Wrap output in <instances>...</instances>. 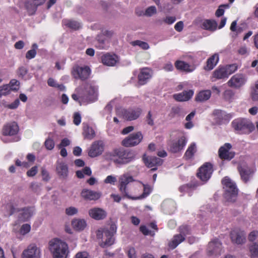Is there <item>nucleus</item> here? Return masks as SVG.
Wrapping results in <instances>:
<instances>
[{
  "label": "nucleus",
  "instance_id": "obj_1",
  "mask_svg": "<svg viewBox=\"0 0 258 258\" xmlns=\"http://www.w3.org/2000/svg\"><path fill=\"white\" fill-rule=\"evenodd\" d=\"M86 95L83 93V88L79 87L75 90V93L72 95V98L78 102L80 105L93 102L97 100L98 96V88L97 86L89 83L84 85Z\"/></svg>",
  "mask_w": 258,
  "mask_h": 258
},
{
  "label": "nucleus",
  "instance_id": "obj_2",
  "mask_svg": "<svg viewBox=\"0 0 258 258\" xmlns=\"http://www.w3.org/2000/svg\"><path fill=\"white\" fill-rule=\"evenodd\" d=\"M105 157L106 159L113 161L116 165H124L133 161L135 159V155L131 152L116 149L106 153Z\"/></svg>",
  "mask_w": 258,
  "mask_h": 258
},
{
  "label": "nucleus",
  "instance_id": "obj_3",
  "mask_svg": "<svg viewBox=\"0 0 258 258\" xmlns=\"http://www.w3.org/2000/svg\"><path fill=\"white\" fill-rule=\"evenodd\" d=\"M49 250L53 258H67L69 253L66 242L57 238L52 239L49 243Z\"/></svg>",
  "mask_w": 258,
  "mask_h": 258
},
{
  "label": "nucleus",
  "instance_id": "obj_4",
  "mask_svg": "<svg viewBox=\"0 0 258 258\" xmlns=\"http://www.w3.org/2000/svg\"><path fill=\"white\" fill-rule=\"evenodd\" d=\"M237 70V67L235 64L219 67L213 72L211 79L214 82L217 80L226 79Z\"/></svg>",
  "mask_w": 258,
  "mask_h": 258
},
{
  "label": "nucleus",
  "instance_id": "obj_5",
  "mask_svg": "<svg viewBox=\"0 0 258 258\" xmlns=\"http://www.w3.org/2000/svg\"><path fill=\"white\" fill-rule=\"evenodd\" d=\"M116 227L114 225H111L109 229L98 230L97 232V237L99 239H102L101 246H108L114 242L113 234L116 232Z\"/></svg>",
  "mask_w": 258,
  "mask_h": 258
},
{
  "label": "nucleus",
  "instance_id": "obj_6",
  "mask_svg": "<svg viewBox=\"0 0 258 258\" xmlns=\"http://www.w3.org/2000/svg\"><path fill=\"white\" fill-rule=\"evenodd\" d=\"M231 124L233 129L239 134H248L254 128L253 124L245 118L235 119L232 121Z\"/></svg>",
  "mask_w": 258,
  "mask_h": 258
},
{
  "label": "nucleus",
  "instance_id": "obj_7",
  "mask_svg": "<svg viewBox=\"0 0 258 258\" xmlns=\"http://www.w3.org/2000/svg\"><path fill=\"white\" fill-rule=\"evenodd\" d=\"M222 183L225 190V198L229 202H234L238 192L235 183L227 176L223 178Z\"/></svg>",
  "mask_w": 258,
  "mask_h": 258
},
{
  "label": "nucleus",
  "instance_id": "obj_8",
  "mask_svg": "<svg viewBox=\"0 0 258 258\" xmlns=\"http://www.w3.org/2000/svg\"><path fill=\"white\" fill-rule=\"evenodd\" d=\"M136 180L128 172L123 173L118 177V189L123 196L128 199H131L132 196L129 195L127 189V185Z\"/></svg>",
  "mask_w": 258,
  "mask_h": 258
},
{
  "label": "nucleus",
  "instance_id": "obj_9",
  "mask_svg": "<svg viewBox=\"0 0 258 258\" xmlns=\"http://www.w3.org/2000/svg\"><path fill=\"white\" fill-rule=\"evenodd\" d=\"M143 136L141 132L130 134L122 141V145L126 147H131L139 145L142 141Z\"/></svg>",
  "mask_w": 258,
  "mask_h": 258
},
{
  "label": "nucleus",
  "instance_id": "obj_10",
  "mask_svg": "<svg viewBox=\"0 0 258 258\" xmlns=\"http://www.w3.org/2000/svg\"><path fill=\"white\" fill-rule=\"evenodd\" d=\"M187 143V139L185 137L181 136L178 140H170L168 142V147L170 152L176 153L181 151Z\"/></svg>",
  "mask_w": 258,
  "mask_h": 258
},
{
  "label": "nucleus",
  "instance_id": "obj_11",
  "mask_svg": "<svg viewBox=\"0 0 258 258\" xmlns=\"http://www.w3.org/2000/svg\"><path fill=\"white\" fill-rule=\"evenodd\" d=\"M91 73V70L88 67H81L75 66L72 70V75L75 79L85 80L88 78Z\"/></svg>",
  "mask_w": 258,
  "mask_h": 258
},
{
  "label": "nucleus",
  "instance_id": "obj_12",
  "mask_svg": "<svg viewBox=\"0 0 258 258\" xmlns=\"http://www.w3.org/2000/svg\"><path fill=\"white\" fill-rule=\"evenodd\" d=\"M41 250L35 243L29 244L22 253L23 258H40Z\"/></svg>",
  "mask_w": 258,
  "mask_h": 258
},
{
  "label": "nucleus",
  "instance_id": "obj_13",
  "mask_svg": "<svg viewBox=\"0 0 258 258\" xmlns=\"http://www.w3.org/2000/svg\"><path fill=\"white\" fill-rule=\"evenodd\" d=\"M246 79L244 75L236 74L233 75L227 82L229 87L238 89L243 86L246 83Z\"/></svg>",
  "mask_w": 258,
  "mask_h": 258
},
{
  "label": "nucleus",
  "instance_id": "obj_14",
  "mask_svg": "<svg viewBox=\"0 0 258 258\" xmlns=\"http://www.w3.org/2000/svg\"><path fill=\"white\" fill-rule=\"evenodd\" d=\"M213 171L212 164L206 163L200 168L197 175L201 180L207 181L211 177Z\"/></svg>",
  "mask_w": 258,
  "mask_h": 258
},
{
  "label": "nucleus",
  "instance_id": "obj_15",
  "mask_svg": "<svg viewBox=\"0 0 258 258\" xmlns=\"http://www.w3.org/2000/svg\"><path fill=\"white\" fill-rule=\"evenodd\" d=\"M104 146L103 143L101 141L93 142L89 150V156L94 158L100 155L104 151Z\"/></svg>",
  "mask_w": 258,
  "mask_h": 258
},
{
  "label": "nucleus",
  "instance_id": "obj_16",
  "mask_svg": "<svg viewBox=\"0 0 258 258\" xmlns=\"http://www.w3.org/2000/svg\"><path fill=\"white\" fill-rule=\"evenodd\" d=\"M19 89V82L16 80H12L9 85H5L0 87V97L7 95L11 91H17Z\"/></svg>",
  "mask_w": 258,
  "mask_h": 258
},
{
  "label": "nucleus",
  "instance_id": "obj_17",
  "mask_svg": "<svg viewBox=\"0 0 258 258\" xmlns=\"http://www.w3.org/2000/svg\"><path fill=\"white\" fill-rule=\"evenodd\" d=\"M19 126L15 121L6 124L2 130L3 135L6 136H13L17 134L19 132Z\"/></svg>",
  "mask_w": 258,
  "mask_h": 258
},
{
  "label": "nucleus",
  "instance_id": "obj_18",
  "mask_svg": "<svg viewBox=\"0 0 258 258\" xmlns=\"http://www.w3.org/2000/svg\"><path fill=\"white\" fill-rule=\"evenodd\" d=\"M232 146L229 143H225L223 146L221 147L219 150V156L220 158L231 160L234 156V153L230 151Z\"/></svg>",
  "mask_w": 258,
  "mask_h": 258
},
{
  "label": "nucleus",
  "instance_id": "obj_19",
  "mask_svg": "<svg viewBox=\"0 0 258 258\" xmlns=\"http://www.w3.org/2000/svg\"><path fill=\"white\" fill-rule=\"evenodd\" d=\"M232 241L237 244H242L246 241V234L243 231L234 230L231 232Z\"/></svg>",
  "mask_w": 258,
  "mask_h": 258
},
{
  "label": "nucleus",
  "instance_id": "obj_20",
  "mask_svg": "<svg viewBox=\"0 0 258 258\" xmlns=\"http://www.w3.org/2000/svg\"><path fill=\"white\" fill-rule=\"evenodd\" d=\"M207 250L210 255H217L222 251V243L218 239H214L209 243Z\"/></svg>",
  "mask_w": 258,
  "mask_h": 258
},
{
  "label": "nucleus",
  "instance_id": "obj_21",
  "mask_svg": "<svg viewBox=\"0 0 258 258\" xmlns=\"http://www.w3.org/2000/svg\"><path fill=\"white\" fill-rule=\"evenodd\" d=\"M152 71L151 69L145 68L141 70L138 75V83L141 85H145L151 78Z\"/></svg>",
  "mask_w": 258,
  "mask_h": 258
},
{
  "label": "nucleus",
  "instance_id": "obj_22",
  "mask_svg": "<svg viewBox=\"0 0 258 258\" xmlns=\"http://www.w3.org/2000/svg\"><path fill=\"white\" fill-rule=\"evenodd\" d=\"M56 172L60 178H67L69 172L67 164L62 161H57L56 163Z\"/></svg>",
  "mask_w": 258,
  "mask_h": 258
},
{
  "label": "nucleus",
  "instance_id": "obj_23",
  "mask_svg": "<svg viewBox=\"0 0 258 258\" xmlns=\"http://www.w3.org/2000/svg\"><path fill=\"white\" fill-rule=\"evenodd\" d=\"M89 215L93 219L96 220L104 219L107 216L106 212L100 208H94L89 210Z\"/></svg>",
  "mask_w": 258,
  "mask_h": 258
},
{
  "label": "nucleus",
  "instance_id": "obj_24",
  "mask_svg": "<svg viewBox=\"0 0 258 258\" xmlns=\"http://www.w3.org/2000/svg\"><path fill=\"white\" fill-rule=\"evenodd\" d=\"M81 196L85 200L90 201H96L99 199L102 194L99 191H95L87 189H84L81 192Z\"/></svg>",
  "mask_w": 258,
  "mask_h": 258
},
{
  "label": "nucleus",
  "instance_id": "obj_25",
  "mask_svg": "<svg viewBox=\"0 0 258 258\" xmlns=\"http://www.w3.org/2000/svg\"><path fill=\"white\" fill-rule=\"evenodd\" d=\"M24 201L22 199L15 200L12 203L8 204L6 206V208L9 209L8 214L12 215L16 212H20L21 210V206L23 205Z\"/></svg>",
  "mask_w": 258,
  "mask_h": 258
},
{
  "label": "nucleus",
  "instance_id": "obj_26",
  "mask_svg": "<svg viewBox=\"0 0 258 258\" xmlns=\"http://www.w3.org/2000/svg\"><path fill=\"white\" fill-rule=\"evenodd\" d=\"M141 111V109L138 108H130L124 111L123 116L128 120H135L140 116Z\"/></svg>",
  "mask_w": 258,
  "mask_h": 258
},
{
  "label": "nucleus",
  "instance_id": "obj_27",
  "mask_svg": "<svg viewBox=\"0 0 258 258\" xmlns=\"http://www.w3.org/2000/svg\"><path fill=\"white\" fill-rule=\"evenodd\" d=\"M143 160L147 166L150 168L156 166L161 165L163 161L161 159L156 157H146L144 155Z\"/></svg>",
  "mask_w": 258,
  "mask_h": 258
},
{
  "label": "nucleus",
  "instance_id": "obj_28",
  "mask_svg": "<svg viewBox=\"0 0 258 258\" xmlns=\"http://www.w3.org/2000/svg\"><path fill=\"white\" fill-rule=\"evenodd\" d=\"M194 92L192 90L185 91L181 93L173 95V98L177 101H186L189 100L193 96Z\"/></svg>",
  "mask_w": 258,
  "mask_h": 258
},
{
  "label": "nucleus",
  "instance_id": "obj_29",
  "mask_svg": "<svg viewBox=\"0 0 258 258\" xmlns=\"http://www.w3.org/2000/svg\"><path fill=\"white\" fill-rule=\"evenodd\" d=\"M214 119L218 124H221L229 118V115L225 111L221 110L216 109L213 112Z\"/></svg>",
  "mask_w": 258,
  "mask_h": 258
},
{
  "label": "nucleus",
  "instance_id": "obj_30",
  "mask_svg": "<svg viewBox=\"0 0 258 258\" xmlns=\"http://www.w3.org/2000/svg\"><path fill=\"white\" fill-rule=\"evenodd\" d=\"M102 63L108 66H114L119 60L115 54H106L102 56Z\"/></svg>",
  "mask_w": 258,
  "mask_h": 258
},
{
  "label": "nucleus",
  "instance_id": "obj_31",
  "mask_svg": "<svg viewBox=\"0 0 258 258\" xmlns=\"http://www.w3.org/2000/svg\"><path fill=\"white\" fill-rule=\"evenodd\" d=\"M34 209L31 207L22 208L20 211L19 219L21 221L29 220L34 214Z\"/></svg>",
  "mask_w": 258,
  "mask_h": 258
},
{
  "label": "nucleus",
  "instance_id": "obj_32",
  "mask_svg": "<svg viewBox=\"0 0 258 258\" xmlns=\"http://www.w3.org/2000/svg\"><path fill=\"white\" fill-rule=\"evenodd\" d=\"M46 0H32L27 2L25 6L31 14H33L36 11L37 7L45 2Z\"/></svg>",
  "mask_w": 258,
  "mask_h": 258
},
{
  "label": "nucleus",
  "instance_id": "obj_33",
  "mask_svg": "<svg viewBox=\"0 0 258 258\" xmlns=\"http://www.w3.org/2000/svg\"><path fill=\"white\" fill-rule=\"evenodd\" d=\"M175 66L177 70L188 73L193 72L196 69L194 66H190L188 63L181 60L176 61Z\"/></svg>",
  "mask_w": 258,
  "mask_h": 258
},
{
  "label": "nucleus",
  "instance_id": "obj_34",
  "mask_svg": "<svg viewBox=\"0 0 258 258\" xmlns=\"http://www.w3.org/2000/svg\"><path fill=\"white\" fill-rule=\"evenodd\" d=\"M162 208L165 213L171 214L175 210V203L172 200H166L163 202Z\"/></svg>",
  "mask_w": 258,
  "mask_h": 258
},
{
  "label": "nucleus",
  "instance_id": "obj_35",
  "mask_svg": "<svg viewBox=\"0 0 258 258\" xmlns=\"http://www.w3.org/2000/svg\"><path fill=\"white\" fill-rule=\"evenodd\" d=\"M218 61L219 55L217 53H215L208 59L206 66L204 68L205 70L207 71L212 70L217 64Z\"/></svg>",
  "mask_w": 258,
  "mask_h": 258
},
{
  "label": "nucleus",
  "instance_id": "obj_36",
  "mask_svg": "<svg viewBox=\"0 0 258 258\" xmlns=\"http://www.w3.org/2000/svg\"><path fill=\"white\" fill-rule=\"evenodd\" d=\"M72 225L75 230L82 231L87 226V223L84 219H74L72 221Z\"/></svg>",
  "mask_w": 258,
  "mask_h": 258
},
{
  "label": "nucleus",
  "instance_id": "obj_37",
  "mask_svg": "<svg viewBox=\"0 0 258 258\" xmlns=\"http://www.w3.org/2000/svg\"><path fill=\"white\" fill-rule=\"evenodd\" d=\"M217 27V22L213 20H205L202 24V28L204 29L213 32Z\"/></svg>",
  "mask_w": 258,
  "mask_h": 258
},
{
  "label": "nucleus",
  "instance_id": "obj_38",
  "mask_svg": "<svg viewBox=\"0 0 258 258\" xmlns=\"http://www.w3.org/2000/svg\"><path fill=\"white\" fill-rule=\"evenodd\" d=\"M211 96V92L209 90H203L199 92L196 97L197 102H205L209 100Z\"/></svg>",
  "mask_w": 258,
  "mask_h": 258
},
{
  "label": "nucleus",
  "instance_id": "obj_39",
  "mask_svg": "<svg viewBox=\"0 0 258 258\" xmlns=\"http://www.w3.org/2000/svg\"><path fill=\"white\" fill-rule=\"evenodd\" d=\"M184 239L185 237L181 234L175 235L169 242L168 245L171 249H174Z\"/></svg>",
  "mask_w": 258,
  "mask_h": 258
},
{
  "label": "nucleus",
  "instance_id": "obj_40",
  "mask_svg": "<svg viewBox=\"0 0 258 258\" xmlns=\"http://www.w3.org/2000/svg\"><path fill=\"white\" fill-rule=\"evenodd\" d=\"M83 134L85 138L89 140L93 139L95 136V132L93 130V128L92 127H89L88 124H83Z\"/></svg>",
  "mask_w": 258,
  "mask_h": 258
},
{
  "label": "nucleus",
  "instance_id": "obj_41",
  "mask_svg": "<svg viewBox=\"0 0 258 258\" xmlns=\"http://www.w3.org/2000/svg\"><path fill=\"white\" fill-rule=\"evenodd\" d=\"M141 183L142 184V185L144 187V191H143V194L138 197L132 196L131 200H141V199H144V198H146L147 196H148L149 195V194L151 193V192L152 191V188L150 186H149V185H147V184H145L142 182H141Z\"/></svg>",
  "mask_w": 258,
  "mask_h": 258
},
{
  "label": "nucleus",
  "instance_id": "obj_42",
  "mask_svg": "<svg viewBox=\"0 0 258 258\" xmlns=\"http://www.w3.org/2000/svg\"><path fill=\"white\" fill-rule=\"evenodd\" d=\"M197 151L196 145L195 143H191L186 150L184 157L186 159H191Z\"/></svg>",
  "mask_w": 258,
  "mask_h": 258
},
{
  "label": "nucleus",
  "instance_id": "obj_43",
  "mask_svg": "<svg viewBox=\"0 0 258 258\" xmlns=\"http://www.w3.org/2000/svg\"><path fill=\"white\" fill-rule=\"evenodd\" d=\"M239 171L242 180L246 182L250 177L251 172L248 168L240 167L239 168Z\"/></svg>",
  "mask_w": 258,
  "mask_h": 258
},
{
  "label": "nucleus",
  "instance_id": "obj_44",
  "mask_svg": "<svg viewBox=\"0 0 258 258\" xmlns=\"http://www.w3.org/2000/svg\"><path fill=\"white\" fill-rule=\"evenodd\" d=\"M250 97L254 101H258V80L255 82L251 88Z\"/></svg>",
  "mask_w": 258,
  "mask_h": 258
},
{
  "label": "nucleus",
  "instance_id": "obj_45",
  "mask_svg": "<svg viewBox=\"0 0 258 258\" xmlns=\"http://www.w3.org/2000/svg\"><path fill=\"white\" fill-rule=\"evenodd\" d=\"M64 24L74 30H77L81 27V24L80 22L73 20L67 21Z\"/></svg>",
  "mask_w": 258,
  "mask_h": 258
},
{
  "label": "nucleus",
  "instance_id": "obj_46",
  "mask_svg": "<svg viewBox=\"0 0 258 258\" xmlns=\"http://www.w3.org/2000/svg\"><path fill=\"white\" fill-rule=\"evenodd\" d=\"M131 44L133 46H138L144 50H147L149 48V44L146 42L141 40H136L131 42Z\"/></svg>",
  "mask_w": 258,
  "mask_h": 258
},
{
  "label": "nucleus",
  "instance_id": "obj_47",
  "mask_svg": "<svg viewBox=\"0 0 258 258\" xmlns=\"http://www.w3.org/2000/svg\"><path fill=\"white\" fill-rule=\"evenodd\" d=\"M156 13V8L155 6H150L146 9L145 11L143 13V15L147 17H151Z\"/></svg>",
  "mask_w": 258,
  "mask_h": 258
},
{
  "label": "nucleus",
  "instance_id": "obj_48",
  "mask_svg": "<svg viewBox=\"0 0 258 258\" xmlns=\"http://www.w3.org/2000/svg\"><path fill=\"white\" fill-rule=\"evenodd\" d=\"M31 230V226L29 224H24L22 225L20 229V233L21 235H24L28 233Z\"/></svg>",
  "mask_w": 258,
  "mask_h": 258
},
{
  "label": "nucleus",
  "instance_id": "obj_49",
  "mask_svg": "<svg viewBox=\"0 0 258 258\" xmlns=\"http://www.w3.org/2000/svg\"><path fill=\"white\" fill-rule=\"evenodd\" d=\"M258 237V231L256 230H254L251 231L248 235V240L252 242H256L255 241Z\"/></svg>",
  "mask_w": 258,
  "mask_h": 258
},
{
  "label": "nucleus",
  "instance_id": "obj_50",
  "mask_svg": "<svg viewBox=\"0 0 258 258\" xmlns=\"http://www.w3.org/2000/svg\"><path fill=\"white\" fill-rule=\"evenodd\" d=\"M176 20V18L175 16H167L163 18L162 21L166 24L171 25L174 23Z\"/></svg>",
  "mask_w": 258,
  "mask_h": 258
},
{
  "label": "nucleus",
  "instance_id": "obj_51",
  "mask_svg": "<svg viewBox=\"0 0 258 258\" xmlns=\"http://www.w3.org/2000/svg\"><path fill=\"white\" fill-rule=\"evenodd\" d=\"M189 227L186 225L181 226L179 228L180 234L182 235L184 237L186 235L189 234Z\"/></svg>",
  "mask_w": 258,
  "mask_h": 258
},
{
  "label": "nucleus",
  "instance_id": "obj_52",
  "mask_svg": "<svg viewBox=\"0 0 258 258\" xmlns=\"http://www.w3.org/2000/svg\"><path fill=\"white\" fill-rule=\"evenodd\" d=\"M45 146L47 149L51 150L54 147V142L51 138H48L45 142Z\"/></svg>",
  "mask_w": 258,
  "mask_h": 258
},
{
  "label": "nucleus",
  "instance_id": "obj_53",
  "mask_svg": "<svg viewBox=\"0 0 258 258\" xmlns=\"http://www.w3.org/2000/svg\"><path fill=\"white\" fill-rule=\"evenodd\" d=\"M229 7V6L228 4L220 6L216 12V16L218 17L222 16L224 13V9L223 8H228Z\"/></svg>",
  "mask_w": 258,
  "mask_h": 258
},
{
  "label": "nucleus",
  "instance_id": "obj_54",
  "mask_svg": "<svg viewBox=\"0 0 258 258\" xmlns=\"http://www.w3.org/2000/svg\"><path fill=\"white\" fill-rule=\"evenodd\" d=\"M117 179L115 176L113 175H108L104 179V182L105 183H109L114 184L116 182Z\"/></svg>",
  "mask_w": 258,
  "mask_h": 258
},
{
  "label": "nucleus",
  "instance_id": "obj_55",
  "mask_svg": "<svg viewBox=\"0 0 258 258\" xmlns=\"http://www.w3.org/2000/svg\"><path fill=\"white\" fill-rule=\"evenodd\" d=\"M81 122V116L79 113L75 112L73 116V122L76 125H78Z\"/></svg>",
  "mask_w": 258,
  "mask_h": 258
},
{
  "label": "nucleus",
  "instance_id": "obj_56",
  "mask_svg": "<svg viewBox=\"0 0 258 258\" xmlns=\"http://www.w3.org/2000/svg\"><path fill=\"white\" fill-rule=\"evenodd\" d=\"M66 213L69 216H73L78 213V209L74 207H70L66 209Z\"/></svg>",
  "mask_w": 258,
  "mask_h": 258
},
{
  "label": "nucleus",
  "instance_id": "obj_57",
  "mask_svg": "<svg viewBox=\"0 0 258 258\" xmlns=\"http://www.w3.org/2000/svg\"><path fill=\"white\" fill-rule=\"evenodd\" d=\"M38 172V167L36 166H33L27 172V175L29 177H33Z\"/></svg>",
  "mask_w": 258,
  "mask_h": 258
},
{
  "label": "nucleus",
  "instance_id": "obj_58",
  "mask_svg": "<svg viewBox=\"0 0 258 258\" xmlns=\"http://www.w3.org/2000/svg\"><path fill=\"white\" fill-rule=\"evenodd\" d=\"M36 55V50L35 49H31L28 51L26 54V58L30 59L35 57Z\"/></svg>",
  "mask_w": 258,
  "mask_h": 258
},
{
  "label": "nucleus",
  "instance_id": "obj_59",
  "mask_svg": "<svg viewBox=\"0 0 258 258\" xmlns=\"http://www.w3.org/2000/svg\"><path fill=\"white\" fill-rule=\"evenodd\" d=\"M20 103V101L18 99L15 100L13 103L9 104H7L5 106L8 108L11 109H14L18 107Z\"/></svg>",
  "mask_w": 258,
  "mask_h": 258
},
{
  "label": "nucleus",
  "instance_id": "obj_60",
  "mask_svg": "<svg viewBox=\"0 0 258 258\" xmlns=\"http://www.w3.org/2000/svg\"><path fill=\"white\" fill-rule=\"evenodd\" d=\"M27 72L28 70L26 68L21 67L19 69L18 74L19 77L23 78L27 74Z\"/></svg>",
  "mask_w": 258,
  "mask_h": 258
},
{
  "label": "nucleus",
  "instance_id": "obj_61",
  "mask_svg": "<svg viewBox=\"0 0 258 258\" xmlns=\"http://www.w3.org/2000/svg\"><path fill=\"white\" fill-rule=\"evenodd\" d=\"M224 96L226 99L229 100L234 96V93L231 90H227L224 92Z\"/></svg>",
  "mask_w": 258,
  "mask_h": 258
},
{
  "label": "nucleus",
  "instance_id": "obj_62",
  "mask_svg": "<svg viewBox=\"0 0 258 258\" xmlns=\"http://www.w3.org/2000/svg\"><path fill=\"white\" fill-rule=\"evenodd\" d=\"M70 141L67 139L64 138L62 139L61 141L60 144L58 146L59 148H63L64 147L68 146L70 144Z\"/></svg>",
  "mask_w": 258,
  "mask_h": 258
},
{
  "label": "nucleus",
  "instance_id": "obj_63",
  "mask_svg": "<svg viewBox=\"0 0 258 258\" xmlns=\"http://www.w3.org/2000/svg\"><path fill=\"white\" fill-rule=\"evenodd\" d=\"M74 258H89L88 253L86 251L78 252Z\"/></svg>",
  "mask_w": 258,
  "mask_h": 258
},
{
  "label": "nucleus",
  "instance_id": "obj_64",
  "mask_svg": "<svg viewBox=\"0 0 258 258\" xmlns=\"http://www.w3.org/2000/svg\"><path fill=\"white\" fill-rule=\"evenodd\" d=\"M129 258H137L136 254L135 249L133 247L130 248L128 251Z\"/></svg>",
  "mask_w": 258,
  "mask_h": 258
}]
</instances>
